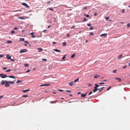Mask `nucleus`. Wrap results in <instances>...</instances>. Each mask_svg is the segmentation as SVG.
Listing matches in <instances>:
<instances>
[{"mask_svg": "<svg viewBox=\"0 0 130 130\" xmlns=\"http://www.w3.org/2000/svg\"><path fill=\"white\" fill-rule=\"evenodd\" d=\"M28 51L26 49H22L20 50V53H22L24 52H26Z\"/></svg>", "mask_w": 130, "mask_h": 130, "instance_id": "1", "label": "nucleus"}, {"mask_svg": "<svg viewBox=\"0 0 130 130\" xmlns=\"http://www.w3.org/2000/svg\"><path fill=\"white\" fill-rule=\"evenodd\" d=\"M22 5L25 6L27 8H28L29 7V6L26 3H22Z\"/></svg>", "mask_w": 130, "mask_h": 130, "instance_id": "2", "label": "nucleus"}, {"mask_svg": "<svg viewBox=\"0 0 130 130\" xmlns=\"http://www.w3.org/2000/svg\"><path fill=\"white\" fill-rule=\"evenodd\" d=\"M37 49L38 50V52H41L43 50V49L41 47L38 48H37Z\"/></svg>", "mask_w": 130, "mask_h": 130, "instance_id": "3", "label": "nucleus"}, {"mask_svg": "<svg viewBox=\"0 0 130 130\" xmlns=\"http://www.w3.org/2000/svg\"><path fill=\"white\" fill-rule=\"evenodd\" d=\"M5 86V87H7L10 86V85H9V84H8L7 81H6V82Z\"/></svg>", "mask_w": 130, "mask_h": 130, "instance_id": "4", "label": "nucleus"}, {"mask_svg": "<svg viewBox=\"0 0 130 130\" xmlns=\"http://www.w3.org/2000/svg\"><path fill=\"white\" fill-rule=\"evenodd\" d=\"M8 84H13L14 83V81H7Z\"/></svg>", "mask_w": 130, "mask_h": 130, "instance_id": "5", "label": "nucleus"}, {"mask_svg": "<svg viewBox=\"0 0 130 130\" xmlns=\"http://www.w3.org/2000/svg\"><path fill=\"white\" fill-rule=\"evenodd\" d=\"M50 85V84H44V85H39V86L41 87H42L43 86H48Z\"/></svg>", "mask_w": 130, "mask_h": 130, "instance_id": "6", "label": "nucleus"}, {"mask_svg": "<svg viewBox=\"0 0 130 130\" xmlns=\"http://www.w3.org/2000/svg\"><path fill=\"white\" fill-rule=\"evenodd\" d=\"M107 35V34H104L101 35H100V36L101 37H106Z\"/></svg>", "mask_w": 130, "mask_h": 130, "instance_id": "7", "label": "nucleus"}, {"mask_svg": "<svg viewBox=\"0 0 130 130\" xmlns=\"http://www.w3.org/2000/svg\"><path fill=\"white\" fill-rule=\"evenodd\" d=\"M74 82H71L69 83V86H72Z\"/></svg>", "mask_w": 130, "mask_h": 130, "instance_id": "8", "label": "nucleus"}, {"mask_svg": "<svg viewBox=\"0 0 130 130\" xmlns=\"http://www.w3.org/2000/svg\"><path fill=\"white\" fill-rule=\"evenodd\" d=\"M6 82V80L4 81V80H3L1 82V84L2 85H3L5 83V84Z\"/></svg>", "mask_w": 130, "mask_h": 130, "instance_id": "9", "label": "nucleus"}, {"mask_svg": "<svg viewBox=\"0 0 130 130\" xmlns=\"http://www.w3.org/2000/svg\"><path fill=\"white\" fill-rule=\"evenodd\" d=\"M8 77V76H7L6 74H4V75H3V76H2L1 78H4Z\"/></svg>", "mask_w": 130, "mask_h": 130, "instance_id": "10", "label": "nucleus"}, {"mask_svg": "<svg viewBox=\"0 0 130 130\" xmlns=\"http://www.w3.org/2000/svg\"><path fill=\"white\" fill-rule=\"evenodd\" d=\"M122 54H121L120 55L118 56V59H120L121 58H122Z\"/></svg>", "mask_w": 130, "mask_h": 130, "instance_id": "11", "label": "nucleus"}, {"mask_svg": "<svg viewBox=\"0 0 130 130\" xmlns=\"http://www.w3.org/2000/svg\"><path fill=\"white\" fill-rule=\"evenodd\" d=\"M30 90V89H28L26 90H22V91L23 92H24L25 93L27 92L28 91Z\"/></svg>", "mask_w": 130, "mask_h": 130, "instance_id": "12", "label": "nucleus"}, {"mask_svg": "<svg viewBox=\"0 0 130 130\" xmlns=\"http://www.w3.org/2000/svg\"><path fill=\"white\" fill-rule=\"evenodd\" d=\"M98 90V89L97 88H95L94 87V89L93 90V92H95Z\"/></svg>", "mask_w": 130, "mask_h": 130, "instance_id": "13", "label": "nucleus"}, {"mask_svg": "<svg viewBox=\"0 0 130 130\" xmlns=\"http://www.w3.org/2000/svg\"><path fill=\"white\" fill-rule=\"evenodd\" d=\"M54 51H55L57 52H61V51L60 50H58L57 49H54Z\"/></svg>", "mask_w": 130, "mask_h": 130, "instance_id": "14", "label": "nucleus"}, {"mask_svg": "<svg viewBox=\"0 0 130 130\" xmlns=\"http://www.w3.org/2000/svg\"><path fill=\"white\" fill-rule=\"evenodd\" d=\"M86 93L84 94L83 93L81 95V97H85L86 96Z\"/></svg>", "mask_w": 130, "mask_h": 130, "instance_id": "15", "label": "nucleus"}, {"mask_svg": "<svg viewBox=\"0 0 130 130\" xmlns=\"http://www.w3.org/2000/svg\"><path fill=\"white\" fill-rule=\"evenodd\" d=\"M6 57H7V58L8 59H11V57L10 56H9V55H6Z\"/></svg>", "mask_w": 130, "mask_h": 130, "instance_id": "16", "label": "nucleus"}, {"mask_svg": "<svg viewBox=\"0 0 130 130\" xmlns=\"http://www.w3.org/2000/svg\"><path fill=\"white\" fill-rule=\"evenodd\" d=\"M116 79L118 80L119 82L121 81V79L120 78L116 77Z\"/></svg>", "mask_w": 130, "mask_h": 130, "instance_id": "17", "label": "nucleus"}, {"mask_svg": "<svg viewBox=\"0 0 130 130\" xmlns=\"http://www.w3.org/2000/svg\"><path fill=\"white\" fill-rule=\"evenodd\" d=\"M57 102V101H51L50 103H51L53 104L56 103Z\"/></svg>", "mask_w": 130, "mask_h": 130, "instance_id": "18", "label": "nucleus"}, {"mask_svg": "<svg viewBox=\"0 0 130 130\" xmlns=\"http://www.w3.org/2000/svg\"><path fill=\"white\" fill-rule=\"evenodd\" d=\"M9 78H15V77L14 76H8V77Z\"/></svg>", "mask_w": 130, "mask_h": 130, "instance_id": "19", "label": "nucleus"}, {"mask_svg": "<svg viewBox=\"0 0 130 130\" xmlns=\"http://www.w3.org/2000/svg\"><path fill=\"white\" fill-rule=\"evenodd\" d=\"M95 85H96V86L94 87L95 88H97L98 87H99V85L96 84H95Z\"/></svg>", "mask_w": 130, "mask_h": 130, "instance_id": "20", "label": "nucleus"}, {"mask_svg": "<svg viewBox=\"0 0 130 130\" xmlns=\"http://www.w3.org/2000/svg\"><path fill=\"white\" fill-rule=\"evenodd\" d=\"M66 44L67 43L66 42H63V46H65L66 45Z\"/></svg>", "mask_w": 130, "mask_h": 130, "instance_id": "21", "label": "nucleus"}, {"mask_svg": "<svg viewBox=\"0 0 130 130\" xmlns=\"http://www.w3.org/2000/svg\"><path fill=\"white\" fill-rule=\"evenodd\" d=\"M28 95H22V97H28Z\"/></svg>", "mask_w": 130, "mask_h": 130, "instance_id": "22", "label": "nucleus"}, {"mask_svg": "<svg viewBox=\"0 0 130 130\" xmlns=\"http://www.w3.org/2000/svg\"><path fill=\"white\" fill-rule=\"evenodd\" d=\"M99 77V76H98V75H96L94 76V78H97L98 77Z\"/></svg>", "mask_w": 130, "mask_h": 130, "instance_id": "23", "label": "nucleus"}, {"mask_svg": "<svg viewBox=\"0 0 130 130\" xmlns=\"http://www.w3.org/2000/svg\"><path fill=\"white\" fill-rule=\"evenodd\" d=\"M66 55H64V56L62 57V60H64V59L65 58V57H66Z\"/></svg>", "mask_w": 130, "mask_h": 130, "instance_id": "24", "label": "nucleus"}, {"mask_svg": "<svg viewBox=\"0 0 130 130\" xmlns=\"http://www.w3.org/2000/svg\"><path fill=\"white\" fill-rule=\"evenodd\" d=\"M24 38H20V41H24Z\"/></svg>", "mask_w": 130, "mask_h": 130, "instance_id": "25", "label": "nucleus"}, {"mask_svg": "<svg viewBox=\"0 0 130 130\" xmlns=\"http://www.w3.org/2000/svg\"><path fill=\"white\" fill-rule=\"evenodd\" d=\"M22 82V81H20V80H18L17 82V83H19L21 82Z\"/></svg>", "mask_w": 130, "mask_h": 130, "instance_id": "26", "label": "nucleus"}, {"mask_svg": "<svg viewBox=\"0 0 130 130\" xmlns=\"http://www.w3.org/2000/svg\"><path fill=\"white\" fill-rule=\"evenodd\" d=\"M24 66L25 67H28L29 66V64L28 63L26 64H24Z\"/></svg>", "mask_w": 130, "mask_h": 130, "instance_id": "27", "label": "nucleus"}, {"mask_svg": "<svg viewBox=\"0 0 130 130\" xmlns=\"http://www.w3.org/2000/svg\"><path fill=\"white\" fill-rule=\"evenodd\" d=\"M75 56V54H73L71 56V58H73Z\"/></svg>", "mask_w": 130, "mask_h": 130, "instance_id": "28", "label": "nucleus"}, {"mask_svg": "<svg viewBox=\"0 0 130 130\" xmlns=\"http://www.w3.org/2000/svg\"><path fill=\"white\" fill-rule=\"evenodd\" d=\"M91 35L93 36V34L92 32H91L90 33V36H91Z\"/></svg>", "mask_w": 130, "mask_h": 130, "instance_id": "29", "label": "nucleus"}, {"mask_svg": "<svg viewBox=\"0 0 130 130\" xmlns=\"http://www.w3.org/2000/svg\"><path fill=\"white\" fill-rule=\"evenodd\" d=\"M19 19H25V18L21 17H20L19 18Z\"/></svg>", "mask_w": 130, "mask_h": 130, "instance_id": "30", "label": "nucleus"}, {"mask_svg": "<svg viewBox=\"0 0 130 130\" xmlns=\"http://www.w3.org/2000/svg\"><path fill=\"white\" fill-rule=\"evenodd\" d=\"M127 27L128 28L130 26V24L129 23L127 24Z\"/></svg>", "mask_w": 130, "mask_h": 130, "instance_id": "31", "label": "nucleus"}, {"mask_svg": "<svg viewBox=\"0 0 130 130\" xmlns=\"http://www.w3.org/2000/svg\"><path fill=\"white\" fill-rule=\"evenodd\" d=\"M79 80V78H78L77 79H75V80L74 81V82H76L77 80Z\"/></svg>", "mask_w": 130, "mask_h": 130, "instance_id": "32", "label": "nucleus"}, {"mask_svg": "<svg viewBox=\"0 0 130 130\" xmlns=\"http://www.w3.org/2000/svg\"><path fill=\"white\" fill-rule=\"evenodd\" d=\"M85 15L86 17H87V18L89 17V15L88 14H86V15L85 14Z\"/></svg>", "mask_w": 130, "mask_h": 130, "instance_id": "33", "label": "nucleus"}, {"mask_svg": "<svg viewBox=\"0 0 130 130\" xmlns=\"http://www.w3.org/2000/svg\"><path fill=\"white\" fill-rule=\"evenodd\" d=\"M11 71V69H9L8 70H6V72H9L10 71Z\"/></svg>", "mask_w": 130, "mask_h": 130, "instance_id": "34", "label": "nucleus"}, {"mask_svg": "<svg viewBox=\"0 0 130 130\" xmlns=\"http://www.w3.org/2000/svg\"><path fill=\"white\" fill-rule=\"evenodd\" d=\"M42 60L43 61H47V59H42Z\"/></svg>", "mask_w": 130, "mask_h": 130, "instance_id": "35", "label": "nucleus"}, {"mask_svg": "<svg viewBox=\"0 0 130 130\" xmlns=\"http://www.w3.org/2000/svg\"><path fill=\"white\" fill-rule=\"evenodd\" d=\"M58 90L59 91H63V90L61 89H58Z\"/></svg>", "mask_w": 130, "mask_h": 130, "instance_id": "36", "label": "nucleus"}, {"mask_svg": "<svg viewBox=\"0 0 130 130\" xmlns=\"http://www.w3.org/2000/svg\"><path fill=\"white\" fill-rule=\"evenodd\" d=\"M116 71H117V70H113V73H115L116 72Z\"/></svg>", "mask_w": 130, "mask_h": 130, "instance_id": "37", "label": "nucleus"}, {"mask_svg": "<svg viewBox=\"0 0 130 130\" xmlns=\"http://www.w3.org/2000/svg\"><path fill=\"white\" fill-rule=\"evenodd\" d=\"M48 9L51 10H52V11H54V10L53 9H52L51 8H48Z\"/></svg>", "mask_w": 130, "mask_h": 130, "instance_id": "38", "label": "nucleus"}, {"mask_svg": "<svg viewBox=\"0 0 130 130\" xmlns=\"http://www.w3.org/2000/svg\"><path fill=\"white\" fill-rule=\"evenodd\" d=\"M99 84H104V82H102V83H99Z\"/></svg>", "mask_w": 130, "mask_h": 130, "instance_id": "39", "label": "nucleus"}, {"mask_svg": "<svg viewBox=\"0 0 130 130\" xmlns=\"http://www.w3.org/2000/svg\"><path fill=\"white\" fill-rule=\"evenodd\" d=\"M7 42L8 43H11L12 42L10 41H8Z\"/></svg>", "mask_w": 130, "mask_h": 130, "instance_id": "40", "label": "nucleus"}, {"mask_svg": "<svg viewBox=\"0 0 130 130\" xmlns=\"http://www.w3.org/2000/svg\"><path fill=\"white\" fill-rule=\"evenodd\" d=\"M109 18V17H106V18H105V19L106 20H108Z\"/></svg>", "mask_w": 130, "mask_h": 130, "instance_id": "41", "label": "nucleus"}, {"mask_svg": "<svg viewBox=\"0 0 130 130\" xmlns=\"http://www.w3.org/2000/svg\"><path fill=\"white\" fill-rule=\"evenodd\" d=\"M75 27V26H73L72 27H71V29H73V28H74Z\"/></svg>", "mask_w": 130, "mask_h": 130, "instance_id": "42", "label": "nucleus"}, {"mask_svg": "<svg viewBox=\"0 0 130 130\" xmlns=\"http://www.w3.org/2000/svg\"><path fill=\"white\" fill-rule=\"evenodd\" d=\"M87 26H90L91 25V24H88L87 25Z\"/></svg>", "mask_w": 130, "mask_h": 130, "instance_id": "43", "label": "nucleus"}, {"mask_svg": "<svg viewBox=\"0 0 130 130\" xmlns=\"http://www.w3.org/2000/svg\"><path fill=\"white\" fill-rule=\"evenodd\" d=\"M111 87H109L107 90V91H108L110 88Z\"/></svg>", "mask_w": 130, "mask_h": 130, "instance_id": "44", "label": "nucleus"}, {"mask_svg": "<svg viewBox=\"0 0 130 130\" xmlns=\"http://www.w3.org/2000/svg\"><path fill=\"white\" fill-rule=\"evenodd\" d=\"M66 91L68 92H71V91H69V90H66Z\"/></svg>", "mask_w": 130, "mask_h": 130, "instance_id": "45", "label": "nucleus"}, {"mask_svg": "<svg viewBox=\"0 0 130 130\" xmlns=\"http://www.w3.org/2000/svg\"><path fill=\"white\" fill-rule=\"evenodd\" d=\"M90 30H91L93 29V27H91L90 28Z\"/></svg>", "mask_w": 130, "mask_h": 130, "instance_id": "46", "label": "nucleus"}, {"mask_svg": "<svg viewBox=\"0 0 130 130\" xmlns=\"http://www.w3.org/2000/svg\"><path fill=\"white\" fill-rule=\"evenodd\" d=\"M30 34L31 35H33V34H34V33L33 32H31V33H30Z\"/></svg>", "mask_w": 130, "mask_h": 130, "instance_id": "47", "label": "nucleus"}, {"mask_svg": "<svg viewBox=\"0 0 130 130\" xmlns=\"http://www.w3.org/2000/svg\"><path fill=\"white\" fill-rule=\"evenodd\" d=\"M92 92H90L89 93V95H90L91 94H92Z\"/></svg>", "mask_w": 130, "mask_h": 130, "instance_id": "48", "label": "nucleus"}, {"mask_svg": "<svg viewBox=\"0 0 130 130\" xmlns=\"http://www.w3.org/2000/svg\"><path fill=\"white\" fill-rule=\"evenodd\" d=\"M30 71V70H28L26 71V72L28 73V72H29Z\"/></svg>", "mask_w": 130, "mask_h": 130, "instance_id": "49", "label": "nucleus"}, {"mask_svg": "<svg viewBox=\"0 0 130 130\" xmlns=\"http://www.w3.org/2000/svg\"><path fill=\"white\" fill-rule=\"evenodd\" d=\"M18 28H17V27H15L13 28V29L14 30H16Z\"/></svg>", "mask_w": 130, "mask_h": 130, "instance_id": "50", "label": "nucleus"}, {"mask_svg": "<svg viewBox=\"0 0 130 130\" xmlns=\"http://www.w3.org/2000/svg\"><path fill=\"white\" fill-rule=\"evenodd\" d=\"M125 11V9H123L122 11V12H124Z\"/></svg>", "mask_w": 130, "mask_h": 130, "instance_id": "51", "label": "nucleus"}, {"mask_svg": "<svg viewBox=\"0 0 130 130\" xmlns=\"http://www.w3.org/2000/svg\"><path fill=\"white\" fill-rule=\"evenodd\" d=\"M88 86L89 87H90L92 85L90 84H88Z\"/></svg>", "mask_w": 130, "mask_h": 130, "instance_id": "52", "label": "nucleus"}, {"mask_svg": "<svg viewBox=\"0 0 130 130\" xmlns=\"http://www.w3.org/2000/svg\"><path fill=\"white\" fill-rule=\"evenodd\" d=\"M3 97V96L2 95H1L0 96V99H1Z\"/></svg>", "mask_w": 130, "mask_h": 130, "instance_id": "53", "label": "nucleus"}, {"mask_svg": "<svg viewBox=\"0 0 130 130\" xmlns=\"http://www.w3.org/2000/svg\"><path fill=\"white\" fill-rule=\"evenodd\" d=\"M14 31H11V32L12 33H14Z\"/></svg>", "mask_w": 130, "mask_h": 130, "instance_id": "54", "label": "nucleus"}, {"mask_svg": "<svg viewBox=\"0 0 130 130\" xmlns=\"http://www.w3.org/2000/svg\"><path fill=\"white\" fill-rule=\"evenodd\" d=\"M56 43H57L56 42H53V43L54 44H56Z\"/></svg>", "mask_w": 130, "mask_h": 130, "instance_id": "55", "label": "nucleus"}, {"mask_svg": "<svg viewBox=\"0 0 130 130\" xmlns=\"http://www.w3.org/2000/svg\"><path fill=\"white\" fill-rule=\"evenodd\" d=\"M31 37L33 38H35V36L34 35H32V36H31Z\"/></svg>", "mask_w": 130, "mask_h": 130, "instance_id": "56", "label": "nucleus"}, {"mask_svg": "<svg viewBox=\"0 0 130 130\" xmlns=\"http://www.w3.org/2000/svg\"><path fill=\"white\" fill-rule=\"evenodd\" d=\"M7 69V68H6V67H4L3 68V69L4 70H5L6 69Z\"/></svg>", "mask_w": 130, "mask_h": 130, "instance_id": "57", "label": "nucleus"}, {"mask_svg": "<svg viewBox=\"0 0 130 130\" xmlns=\"http://www.w3.org/2000/svg\"><path fill=\"white\" fill-rule=\"evenodd\" d=\"M83 8L84 9H87V7H84V8Z\"/></svg>", "mask_w": 130, "mask_h": 130, "instance_id": "58", "label": "nucleus"}, {"mask_svg": "<svg viewBox=\"0 0 130 130\" xmlns=\"http://www.w3.org/2000/svg\"><path fill=\"white\" fill-rule=\"evenodd\" d=\"M97 15V13H96V12L94 14V15Z\"/></svg>", "mask_w": 130, "mask_h": 130, "instance_id": "59", "label": "nucleus"}, {"mask_svg": "<svg viewBox=\"0 0 130 130\" xmlns=\"http://www.w3.org/2000/svg\"><path fill=\"white\" fill-rule=\"evenodd\" d=\"M50 1H48V2H47V4H50Z\"/></svg>", "mask_w": 130, "mask_h": 130, "instance_id": "60", "label": "nucleus"}, {"mask_svg": "<svg viewBox=\"0 0 130 130\" xmlns=\"http://www.w3.org/2000/svg\"><path fill=\"white\" fill-rule=\"evenodd\" d=\"M86 19L85 18L84 19H83V20L84 21H86Z\"/></svg>", "mask_w": 130, "mask_h": 130, "instance_id": "61", "label": "nucleus"}, {"mask_svg": "<svg viewBox=\"0 0 130 130\" xmlns=\"http://www.w3.org/2000/svg\"><path fill=\"white\" fill-rule=\"evenodd\" d=\"M126 66H124V67H123V68L124 69V68H126Z\"/></svg>", "mask_w": 130, "mask_h": 130, "instance_id": "62", "label": "nucleus"}, {"mask_svg": "<svg viewBox=\"0 0 130 130\" xmlns=\"http://www.w3.org/2000/svg\"><path fill=\"white\" fill-rule=\"evenodd\" d=\"M3 55H0V57H3Z\"/></svg>", "mask_w": 130, "mask_h": 130, "instance_id": "63", "label": "nucleus"}, {"mask_svg": "<svg viewBox=\"0 0 130 130\" xmlns=\"http://www.w3.org/2000/svg\"><path fill=\"white\" fill-rule=\"evenodd\" d=\"M69 36H70V35L69 34H67V37H69Z\"/></svg>", "mask_w": 130, "mask_h": 130, "instance_id": "64", "label": "nucleus"}]
</instances>
